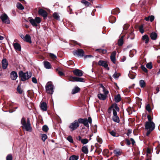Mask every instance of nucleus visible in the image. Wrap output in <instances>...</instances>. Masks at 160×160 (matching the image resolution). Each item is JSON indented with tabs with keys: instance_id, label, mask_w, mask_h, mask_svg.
<instances>
[{
	"instance_id": "obj_37",
	"label": "nucleus",
	"mask_w": 160,
	"mask_h": 160,
	"mask_svg": "<svg viewBox=\"0 0 160 160\" xmlns=\"http://www.w3.org/2000/svg\"><path fill=\"white\" fill-rule=\"evenodd\" d=\"M112 12L113 14H118L120 12V10L118 8H117L112 10Z\"/></svg>"
},
{
	"instance_id": "obj_31",
	"label": "nucleus",
	"mask_w": 160,
	"mask_h": 160,
	"mask_svg": "<svg viewBox=\"0 0 160 160\" xmlns=\"http://www.w3.org/2000/svg\"><path fill=\"white\" fill-rule=\"evenodd\" d=\"M78 156L73 155L70 157L69 160H78Z\"/></svg>"
},
{
	"instance_id": "obj_50",
	"label": "nucleus",
	"mask_w": 160,
	"mask_h": 160,
	"mask_svg": "<svg viewBox=\"0 0 160 160\" xmlns=\"http://www.w3.org/2000/svg\"><path fill=\"white\" fill-rule=\"evenodd\" d=\"M59 68H58L56 69V71L58 72V74L60 76H62L63 75V73L62 71L59 70Z\"/></svg>"
},
{
	"instance_id": "obj_28",
	"label": "nucleus",
	"mask_w": 160,
	"mask_h": 160,
	"mask_svg": "<svg viewBox=\"0 0 160 160\" xmlns=\"http://www.w3.org/2000/svg\"><path fill=\"white\" fill-rule=\"evenodd\" d=\"M121 99L120 95L119 94L115 96L114 97L115 101L116 102H119Z\"/></svg>"
},
{
	"instance_id": "obj_18",
	"label": "nucleus",
	"mask_w": 160,
	"mask_h": 160,
	"mask_svg": "<svg viewBox=\"0 0 160 160\" xmlns=\"http://www.w3.org/2000/svg\"><path fill=\"white\" fill-rule=\"evenodd\" d=\"M116 53L115 51H113L112 53L110 56L111 60L114 64H115L116 62L115 56Z\"/></svg>"
},
{
	"instance_id": "obj_57",
	"label": "nucleus",
	"mask_w": 160,
	"mask_h": 160,
	"mask_svg": "<svg viewBox=\"0 0 160 160\" xmlns=\"http://www.w3.org/2000/svg\"><path fill=\"white\" fill-rule=\"evenodd\" d=\"M84 120V119L80 118L78 119L77 120L78 122V123H82L83 124V121Z\"/></svg>"
},
{
	"instance_id": "obj_36",
	"label": "nucleus",
	"mask_w": 160,
	"mask_h": 160,
	"mask_svg": "<svg viewBox=\"0 0 160 160\" xmlns=\"http://www.w3.org/2000/svg\"><path fill=\"white\" fill-rule=\"evenodd\" d=\"M136 52L137 51L135 49H133L132 50H131L129 52V55L131 57H132L134 54L136 53Z\"/></svg>"
},
{
	"instance_id": "obj_2",
	"label": "nucleus",
	"mask_w": 160,
	"mask_h": 160,
	"mask_svg": "<svg viewBox=\"0 0 160 160\" xmlns=\"http://www.w3.org/2000/svg\"><path fill=\"white\" fill-rule=\"evenodd\" d=\"M119 108L117 105H115L112 109L113 116L112 117V119L115 122L118 123L120 122V119L117 115V111H119Z\"/></svg>"
},
{
	"instance_id": "obj_10",
	"label": "nucleus",
	"mask_w": 160,
	"mask_h": 160,
	"mask_svg": "<svg viewBox=\"0 0 160 160\" xmlns=\"http://www.w3.org/2000/svg\"><path fill=\"white\" fill-rule=\"evenodd\" d=\"M1 18L3 22L7 24H9L10 22L9 18L7 15L4 13L1 15Z\"/></svg>"
},
{
	"instance_id": "obj_40",
	"label": "nucleus",
	"mask_w": 160,
	"mask_h": 160,
	"mask_svg": "<svg viewBox=\"0 0 160 160\" xmlns=\"http://www.w3.org/2000/svg\"><path fill=\"white\" fill-rule=\"evenodd\" d=\"M41 137L42 139L43 142H44L47 138V135L46 134H41Z\"/></svg>"
},
{
	"instance_id": "obj_38",
	"label": "nucleus",
	"mask_w": 160,
	"mask_h": 160,
	"mask_svg": "<svg viewBox=\"0 0 160 160\" xmlns=\"http://www.w3.org/2000/svg\"><path fill=\"white\" fill-rule=\"evenodd\" d=\"M120 76V74L115 72L113 75V77L114 78H118Z\"/></svg>"
},
{
	"instance_id": "obj_15",
	"label": "nucleus",
	"mask_w": 160,
	"mask_h": 160,
	"mask_svg": "<svg viewBox=\"0 0 160 160\" xmlns=\"http://www.w3.org/2000/svg\"><path fill=\"white\" fill-rule=\"evenodd\" d=\"M2 68L4 69H6L8 65V62L6 58H3L2 61Z\"/></svg>"
},
{
	"instance_id": "obj_12",
	"label": "nucleus",
	"mask_w": 160,
	"mask_h": 160,
	"mask_svg": "<svg viewBox=\"0 0 160 160\" xmlns=\"http://www.w3.org/2000/svg\"><path fill=\"white\" fill-rule=\"evenodd\" d=\"M92 120L90 117L88 118V119L87 118H84V120L83 122V124L87 127H89V125L88 123L90 124L92 123Z\"/></svg>"
},
{
	"instance_id": "obj_6",
	"label": "nucleus",
	"mask_w": 160,
	"mask_h": 160,
	"mask_svg": "<svg viewBox=\"0 0 160 160\" xmlns=\"http://www.w3.org/2000/svg\"><path fill=\"white\" fill-rule=\"evenodd\" d=\"M79 124L77 120H75L72 123H71L69 127L70 129L71 132L76 129L79 126Z\"/></svg>"
},
{
	"instance_id": "obj_48",
	"label": "nucleus",
	"mask_w": 160,
	"mask_h": 160,
	"mask_svg": "<svg viewBox=\"0 0 160 160\" xmlns=\"http://www.w3.org/2000/svg\"><path fill=\"white\" fill-rule=\"evenodd\" d=\"M139 30L141 33H143L144 32V30L143 29V25H141L139 27Z\"/></svg>"
},
{
	"instance_id": "obj_4",
	"label": "nucleus",
	"mask_w": 160,
	"mask_h": 160,
	"mask_svg": "<svg viewBox=\"0 0 160 160\" xmlns=\"http://www.w3.org/2000/svg\"><path fill=\"white\" fill-rule=\"evenodd\" d=\"M29 21L33 27H36L38 26V24L41 22V19L40 18L36 17L34 19L32 18L30 19Z\"/></svg>"
},
{
	"instance_id": "obj_13",
	"label": "nucleus",
	"mask_w": 160,
	"mask_h": 160,
	"mask_svg": "<svg viewBox=\"0 0 160 160\" xmlns=\"http://www.w3.org/2000/svg\"><path fill=\"white\" fill-rule=\"evenodd\" d=\"M98 64L100 66L103 67L104 68L107 69L108 70L109 69V68L108 67V65L105 61L100 60L98 62Z\"/></svg>"
},
{
	"instance_id": "obj_9",
	"label": "nucleus",
	"mask_w": 160,
	"mask_h": 160,
	"mask_svg": "<svg viewBox=\"0 0 160 160\" xmlns=\"http://www.w3.org/2000/svg\"><path fill=\"white\" fill-rule=\"evenodd\" d=\"M69 81L71 82H85L83 78L78 77H73L70 76L69 77Z\"/></svg>"
},
{
	"instance_id": "obj_54",
	"label": "nucleus",
	"mask_w": 160,
	"mask_h": 160,
	"mask_svg": "<svg viewBox=\"0 0 160 160\" xmlns=\"http://www.w3.org/2000/svg\"><path fill=\"white\" fill-rule=\"evenodd\" d=\"M141 67L143 71H144V72H148V70L144 65H141Z\"/></svg>"
},
{
	"instance_id": "obj_34",
	"label": "nucleus",
	"mask_w": 160,
	"mask_h": 160,
	"mask_svg": "<svg viewBox=\"0 0 160 160\" xmlns=\"http://www.w3.org/2000/svg\"><path fill=\"white\" fill-rule=\"evenodd\" d=\"M113 153L115 154V156H117L120 155L121 154V152L118 149L114 150L113 151Z\"/></svg>"
},
{
	"instance_id": "obj_51",
	"label": "nucleus",
	"mask_w": 160,
	"mask_h": 160,
	"mask_svg": "<svg viewBox=\"0 0 160 160\" xmlns=\"http://www.w3.org/2000/svg\"><path fill=\"white\" fill-rule=\"evenodd\" d=\"M17 91L20 94H22V90L20 88V86H18L17 88Z\"/></svg>"
},
{
	"instance_id": "obj_3",
	"label": "nucleus",
	"mask_w": 160,
	"mask_h": 160,
	"mask_svg": "<svg viewBox=\"0 0 160 160\" xmlns=\"http://www.w3.org/2000/svg\"><path fill=\"white\" fill-rule=\"evenodd\" d=\"M19 76L21 80L22 81H24L31 77L32 73L30 72L24 73L22 71H20L19 72Z\"/></svg>"
},
{
	"instance_id": "obj_52",
	"label": "nucleus",
	"mask_w": 160,
	"mask_h": 160,
	"mask_svg": "<svg viewBox=\"0 0 160 160\" xmlns=\"http://www.w3.org/2000/svg\"><path fill=\"white\" fill-rule=\"evenodd\" d=\"M146 110L149 112H150L151 111V108L149 104H147L146 107Z\"/></svg>"
},
{
	"instance_id": "obj_27",
	"label": "nucleus",
	"mask_w": 160,
	"mask_h": 160,
	"mask_svg": "<svg viewBox=\"0 0 160 160\" xmlns=\"http://www.w3.org/2000/svg\"><path fill=\"white\" fill-rule=\"evenodd\" d=\"M124 36H122L118 40V45L119 46H122L123 43V38Z\"/></svg>"
},
{
	"instance_id": "obj_21",
	"label": "nucleus",
	"mask_w": 160,
	"mask_h": 160,
	"mask_svg": "<svg viewBox=\"0 0 160 160\" xmlns=\"http://www.w3.org/2000/svg\"><path fill=\"white\" fill-rule=\"evenodd\" d=\"M98 97L100 100H104L106 99L107 96L102 94L99 93L98 94Z\"/></svg>"
},
{
	"instance_id": "obj_24",
	"label": "nucleus",
	"mask_w": 160,
	"mask_h": 160,
	"mask_svg": "<svg viewBox=\"0 0 160 160\" xmlns=\"http://www.w3.org/2000/svg\"><path fill=\"white\" fill-rule=\"evenodd\" d=\"M23 40L27 42L31 43V38L28 34H26Z\"/></svg>"
},
{
	"instance_id": "obj_26",
	"label": "nucleus",
	"mask_w": 160,
	"mask_h": 160,
	"mask_svg": "<svg viewBox=\"0 0 160 160\" xmlns=\"http://www.w3.org/2000/svg\"><path fill=\"white\" fill-rule=\"evenodd\" d=\"M44 67L47 69H49L51 68V64L48 61L44 62Z\"/></svg>"
},
{
	"instance_id": "obj_43",
	"label": "nucleus",
	"mask_w": 160,
	"mask_h": 160,
	"mask_svg": "<svg viewBox=\"0 0 160 160\" xmlns=\"http://www.w3.org/2000/svg\"><path fill=\"white\" fill-rule=\"evenodd\" d=\"M53 17L57 20H59L60 17L58 14L56 12L54 13L53 14Z\"/></svg>"
},
{
	"instance_id": "obj_61",
	"label": "nucleus",
	"mask_w": 160,
	"mask_h": 160,
	"mask_svg": "<svg viewBox=\"0 0 160 160\" xmlns=\"http://www.w3.org/2000/svg\"><path fill=\"white\" fill-rule=\"evenodd\" d=\"M132 133V130L129 129L128 131V132L127 133V135L128 136H129L130 134Z\"/></svg>"
},
{
	"instance_id": "obj_23",
	"label": "nucleus",
	"mask_w": 160,
	"mask_h": 160,
	"mask_svg": "<svg viewBox=\"0 0 160 160\" xmlns=\"http://www.w3.org/2000/svg\"><path fill=\"white\" fill-rule=\"evenodd\" d=\"M80 90V88L78 86H75L72 91V94H74L78 92Z\"/></svg>"
},
{
	"instance_id": "obj_64",
	"label": "nucleus",
	"mask_w": 160,
	"mask_h": 160,
	"mask_svg": "<svg viewBox=\"0 0 160 160\" xmlns=\"http://www.w3.org/2000/svg\"><path fill=\"white\" fill-rule=\"evenodd\" d=\"M126 143L127 145H129L130 144L131 142L129 140L127 139L126 140Z\"/></svg>"
},
{
	"instance_id": "obj_53",
	"label": "nucleus",
	"mask_w": 160,
	"mask_h": 160,
	"mask_svg": "<svg viewBox=\"0 0 160 160\" xmlns=\"http://www.w3.org/2000/svg\"><path fill=\"white\" fill-rule=\"evenodd\" d=\"M50 56L53 60H55L57 58V56L53 53H50Z\"/></svg>"
},
{
	"instance_id": "obj_62",
	"label": "nucleus",
	"mask_w": 160,
	"mask_h": 160,
	"mask_svg": "<svg viewBox=\"0 0 160 160\" xmlns=\"http://www.w3.org/2000/svg\"><path fill=\"white\" fill-rule=\"evenodd\" d=\"M114 107H114H113L112 106H111L110 108H109L108 109V112L110 113L111 112H112V109L113 108V107Z\"/></svg>"
},
{
	"instance_id": "obj_59",
	"label": "nucleus",
	"mask_w": 160,
	"mask_h": 160,
	"mask_svg": "<svg viewBox=\"0 0 160 160\" xmlns=\"http://www.w3.org/2000/svg\"><path fill=\"white\" fill-rule=\"evenodd\" d=\"M96 51H99V52H102L105 53H106L107 52V51L106 50H102L101 49H97Z\"/></svg>"
},
{
	"instance_id": "obj_44",
	"label": "nucleus",
	"mask_w": 160,
	"mask_h": 160,
	"mask_svg": "<svg viewBox=\"0 0 160 160\" xmlns=\"http://www.w3.org/2000/svg\"><path fill=\"white\" fill-rule=\"evenodd\" d=\"M147 68H148L151 69L152 68V65L151 62H149L147 63L146 65Z\"/></svg>"
},
{
	"instance_id": "obj_19",
	"label": "nucleus",
	"mask_w": 160,
	"mask_h": 160,
	"mask_svg": "<svg viewBox=\"0 0 160 160\" xmlns=\"http://www.w3.org/2000/svg\"><path fill=\"white\" fill-rule=\"evenodd\" d=\"M40 108L43 111H46L47 110V105L46 103L44 102L41 103Z\"/></svg>"
},
{
	"instance_id": "obj_39",
	"label": "nucleus",
	"mask_w": 160,
	"mask_h": 160,
	"mask_svg": "<svg viewBox=\"0 0 160 160\" xmlns=\"http://www.w3.org/2000/svg\"><path fill=\"white\" fill-rule=\"evenodd\" d=\"M48 128L47 125H44L43 126L42 130L44 132H46L48 131Z\"/></svg>"
},
{
	"instance_id": "obj_1",
	"label": "nucleus",
	"mask_w": 160,
	"mask_h": 160,
	"mask_svg": "<svg viewBox=\"0 0 160 160\" xmlns=\"http://www.w3.org/2000/svg\"><path fill=\"white\" fill-rule=\"evenodd\" d=\"M21 123L22 125V127L23 128L25 129L27 131L31 132L32 130V128L31 126V124L29 119H27V122L24 118H22L21 120Z\"/></svg>"
},
{
	"instance_id": "obj_46",
	"label": "nucleus",
	"mask_w": 160,
	"mask_h": 160,
	"mask_svg": "<svg viewBox=\"0 0 160 160\" xmlns=\"http://www.w3.org/2000/svg\"><path fill=\"white\" fill-rule=\"evenodd\" d=\"M88 142V140L86 138L82 139L81 141V143L83 144H85L87 143Z\"/></svg>"
},
{
	"instance_id": "obj_8",
	"label": "nucleus",
	"mask_w": 160,
	"mask_h": 160,
	"mask_svg": "<svg viewBox=\"0 0 160 160\" xmlns=\"http://www.w3.org/2000/svg\"><path fill=\"white\" fill-rule=\"evenodd\" d=\"M72 53L74 56L82 57L84 56V52L82 49H78V50L73 51Z\"/></svg>"
},
{
	"instance_id": "obj_41",
	"label": "nucleus",
	"mask_w": 160,
	"mask_h": 160,
	"mask_svg": "<svg viewBox=\"0 0 160 160\" xmlns=\"http://www.w3.org/2000/svg\"><path fill=\"white\" fill-rule=\"evenodd\" d=\"M67 139L70 143H73V140L71 136H69L67 138Z\"/></svg>"
},
{
	"instance_id": "obj_45",
	"label": "nucleus",
	"mask_w": 160,
	"mask_h": 160,
	"mask_svg": "<svg viewBox=\"0 0 160 160\" xmlns=\"http://www.w3.org/2000/svg\"><path fill=\"white\" fill-rule=\"evenodd\" d=\"M136 74L135 73L132 74L130 73V72H129V73L128 74V75L130 78L133 79L135 77Z\"/></svg>"
},
{
	"instance_id": "obj_14",
	"label": "nucleus",
	"mask_w": 160,
	"mask_h": 160,
	"mask_svg": "<svg viewBox=\"0 0 160 160\" xmlns=\"http://www.w3.org/2000/svg\"><path fill=\"white\" fill-rule=\"evenodd\" d=\"M38 12L39 15L42 16L44 18H45L47 17L48 14L47 12L42 9H39Z\"/></svg>"
},
{
	"instance_id": "obj_56",
	"label": "nucleus",
	"mask_w": 160,
	"mask_h": 160,
	"mask_svg": "<svg viewBox=\"0 0 160 160\" xmlns=\"http://www.w3.org/2000/svg\"><path fill=\"white\" fill-rule=\"evenodd\" d=\"M110 134L113 137H117L118 136H116V133L115 132L113 131H112L110 132Z\"/></svg>"
},
{
	"instance_id": "obj_7",
	"label": "nucleus",
	"mask_w": 160,
	"mask_h": 160,
	"mask_svg": "<svg viewBox=\"0 0 160 160\" xmlns=\"http://www.w3.org/2000/svg\"><path fill=\"white\" fill-rule=\"evenodd\" d=\"M54 86L51 84H47L46 86V92L50 94H52L54 92Z\"/></svg>"
},
{
	"instance_id": "obj_63",
	"label": "nucleus",
	"mask_w": 160,
	"mask_h": 160,
	"mask_svg": "<svg viewBox=\"0 0 160 160\" xmlns=\"http://www.w3.org/2000/svg\"><path fill=\"white\" fill-rule=\"evenodd\" d=\"M147 131L146 133V135L147 136H148L151 133V132H152V131H151L150 130H147Z\"/></svg>"
},
{
	"instance_id": "obj_29",
	"label": "nucleus",
	"mask_w": 160,
	"mask_h": 160,
	"mask_svg": "<svg viewBox=\"0 0 160 160\" xmlns=\"http://www.w3.org/2000/svg\"><path fill=\"white\" fill-rule=\"evenodd\" d=\"M154 19V17L153 16H149L148 17H146L145 19L146 21L150 20L151 22L153 21Z\"/></svg>"
},
{
	"instance_id": "obj_47",
	"label": "nucleus",
	"mask_w": 160,
	"mask_h": 160,
	"mask_svg": "<svg viewBox=\"0 0 160 160\" xmlns=\"http://www.w3.org/2000/svg\"><path fill=\"white\" fill-rule=\"evenodd\" d=\"M12 157L11 154H9L6 157V160H12Z\"/></svg>"
},
{
	"instance_id": "obj_22",
	"label": "nucleus",
	"mask_w": 160,
	"mask_h": 160,
	"mask_svg": "<svg viewBox=\"0 0 160 160\" xmlns=\"http://www.w3.org/2000/svg\"><path fill=\"white\" fill-rule=\"evenodd\" d=\"M82 151L84 154H87L88 152V146L85 145L83 146L82 148Z\"/></svg>"
},
{
	"instance_id": "obj_16",
	"label": "nucleus",
	"mask_w": 160,
	"mask_h": 160,
	"mask_svg": "<svg viewBox=\"0 0 160 160\" xmlns=\"http://www.w3.org/2000/svg\"><path fill=\"white\" fill-rule=\"evenodd\" d=\"M13 46L15 50L18 51H20L21 50V46L19 43L18 42L14 43L13 44Z\"/></svg>"
},
{
	"instance_id": "obj_32",
	"label": "nucleus",
	"mask_w": 160,
	"mask_h": 160,
	"mask_svg": "<svg viewBox=\"0 0 160 160\" xmlns=\"http://www.w3.org/2000/svg\"><path fill=\"white\" fill-rule=\"evenodd\" d=\"M139 85L142 88L144 87L146 85L145 81L143 80H140L139 81Z\"/></svg>"
},
{
	"instance_id": "obj_42",
	"label": "nucleus",
	"mask_w": 160,
	"mask_h": 160,
	"mask_svg": "<svg viewBox=\"0 0 160 160\" xmlns=\"http://www.w3.org/2000/svg\"><path fill=\"white\" fill-rule=\"evenodd\" d=\"M128 38H130L131 40H132V39H134V33L132 32H131L130 33V34L128 37Z\"/></svg>"
},
{
	"instance_id": "obj_35",
	"label": "nucleus",
	"mask_w": 160,
	"mask_h": 160,
	"mask_svg": "<svg viewBox=\"0 0 160 160\" xmlns=\"http://www.w3.org/2000/svg\"><path fill=\"white\" fill-rule=\"evenodd\" d=\"M17 7L18 9L22 10L24 9L23 6L20 3L18 2L17 4Z\"/></svg>"
},
{
	"instance_id": "obj_58",
	"label": "nucleus",
	"mask_w": 160,
	"mask_h": 160,
	"mask_svg": "<svg viewBox=\"0 0 160 160\" xmlns=\"http://www.w3.org/2000/svg\"><path fill=\"white\" fill-rule=\"evenodd\" d=\"M147 118H148V121L147 122H153L152 121V117H151L150 115H148V116H147Z\"/></svg>"
},
{
	"instance_id": "obj_20",
	"label": "nucleus",
	"mask_w": 160,
	"mask_h": 160,
	"mask_svg": "<svg viewBox=\"0 0 160 160\" xmlns=\"http://www.w3.org/2000/svg\"><path fill=\"white\" fill-rule=\"evenodd\" d=\"M142 39L143 41H144L145 43L146 44H147L149 42V39L148 36L145 34L142 36Z\"/></svg>"
},
{
	"instance_id": "obj_25",
	"label": "nucleus",
	"mask_w": 160,
	"mask_h": 160,
	"mask_svg": "<svg viewBox=\"0 0 160 160\" xmlns=\"http://www.w3.org/2000/svg\"><path fill=\"white\" fill-rule=\"evenodd\" d=\"M150 37L152 39L155 40L157 37V35L155 32H152L151 33Z\"/></svg>"
},
{
	"instance_id": "obj_11",
	"label": "nucleus",
	"mask_w": 160,
	"mask_h": 160,
	"mask_svg": "<svg viewBox=\"0 0 160 160\" xmlns=\"http://www.w3.org/2000/svg\"><path fill=\"white\" fill-rule=\"evenodd\" d=\"M74 74L78 77H81L82 76L83 72L82 70L76 69L72 71Z\"/></svg>"
},
{
	"instance_id": "obj_17",
	"label": "nucleus",
	"mask_w": 160,
	"mask_h": 160,
	"mask_svg": "<svg viewBox=\"0 0 160 160\" xmlns=\"http://www.w3.org/2000/svg\"><path fill=\"white\" fill-rule=\"evenodd\" d=\"M18 77L16 72L14 71H12L10 73V78L12 80H16Z\"/></svg>"
},
{
	"instance_id": "obj_33",
	"label": "nucleus",
	"mask_w": 160,
	"mask_h": 160,
	"mask_svg": "<svg viewBox=\"0 0 160 160\" xmlns=\"http://www.w3.org/2000/svg\"><path fill=\"white\" fill-rule=\"evenodd\" d=\"M102 89L103 92L104 94V95L107 96L108 94V90H106L105 88L103 86V85L101 84L100 85Z\"/></svg>"
},
{
	"instance_id": "obj_60",
	"label": "nucleus",
	"mask_w": 160,
	"mask_h": 160,
	"mask_svg": "<svg viewBox=\"0 0 160 160\" xmlns=\"http://www.w3.org/2000/svg\"><path fill=\"white\" fill-rule=\"evenodd\" d=\"M32 81L34 83H37V81L36 78L34 77H33L32 78Z\"/></svg>"
},
{
	"instance_id": "obj_5",
	"label": "nucleus",
	"mask_w": 160,
	"mask_h": 160,
	"mask_svg": "<svg viewBox=\"0 0 160 160\" xmlns=\"http://www.w3.org/2000/svg\"><path fill=\"white\" fill-rule=\"evenodd\" d=\"M145 127L146 130H150L151 131H153L155 128V125L153 122H146Z\"/></svg>"
},
{
	"instance_id": "obj_55",
	"label": "nucleus",
	"mask_w": 160,
	"mask_h": 160,
	"mask_svg": "<svg viewBox=\"0 0 160 160\" xmlns=\"http://www.w3.org/2000/svg\"><path fill=\"white\" fill-rule=\"evenodd\" d=\"M129 26V25L128 24H125L123 27V29L125 30H127Z\"/></svg>"
},
{
	"instance_id": "obj_49",
	"label": "nucleus",
	"mask_w": 160,
	"mask_h": 160,
	"mask_svg": "<svg viewBox=\"0 0 160 160\" xmlns=\"http://www.w3.org/2000/svg\"><path fill=\"white\" fill-rule=\"evenodd\" d=\"M81 2L83 3L86 5H87V6H89V5L90 4V3L84 0H82L81 1Z\"/></svg>"
},
{
	"instance_id": "obj_30",
	"label": "nucleus",
	"mask_w": 160,
	"mask_h": 160,
	"mask_svg": "<svg viewBox=\"0 0 160 160\" xmlns=\"http://www.w3.org/2000/svg\"><path fill=\"white\" fill-rule=\"evenodd\" d=\"M109 21L112 23H114L116 21V19L114 17L111 16L109 18Z\"/></svg>"
}]
</instances>
